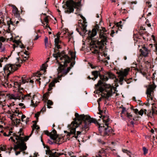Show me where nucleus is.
Instances as JSON below:
<instances>
[{
	"label": "nucleus",
	"instance_id": "obj_1",
	"mask_svg": "<svg viewBox=\"0 0 157 157\" xmlns=\"http://www.w3.org/2000/svg\"><path fill=\"white\" fill-rule=\"evenodd\" d=\"M75 116L74 121L68 126L70 132L68 133L67 135L70 136L71 134H75L76 128L79 127L80 131H77L76 135H75L74 136L76 138L79 136L81 133H86V131L89 129L91 123L93 122L95 124L97 123V121L94 119L91 118L89 116H85L84 115H79L78 113H75Z\"/></svg>",
	"mask_w": 157,
	"mask_h": 157
},
{
	"label": "nucleus",
	"instance_id": "obj_2",
	"mask_svg": "<svg viewBox=\"0 0 157 157\" xmlns=\"http://www.w3.org/2000/svg\"><path fill=\"white\" fill-rule=\"evenodd\" d=\"M100 29L99 25H96L92 31H89L88 38L91 40L92 45H94L96 48L102 49L106 44L107 36V33H105L107 31L105 28L102 27Z\"/></svg>",
	"mask_w": 157,
	"mask_h": 157
},
{
	"label": "nucleus",
	"instance_id": "obj_3",
	"mask_svg": "<svg viewBox=\"0 0 157 157\" xmlns=\"http://www.w3.org/2000/svg\"><path fill=\"white\" fill-rule=\"evenodd\" d=\"M71 55L72 59L74 60L71 63L70 67L66 69L67 66V64L71 62V59L67 55L65 54L64 52L60 53L59 50L54 49V53L53 54V56L56 58L59 64V72L62 73V75H59V78H60L66 75L69 72L71 68L73 67L75 63V56L74 55L72 52Z\"/></svg>",
	"mask_w": 157,
	"mask_h": 157
},
{
	"label": "nucleus",
	"instance_id": "obj_4",
	"mask_svg": "<svg viewBox=\"0 0 157 157\" xmlns=\"http://www.w3.org/2000/svg\"><path fill=\"white\" fill-rule=\"evenodd\" d=\"M104 79H101L99 80L95 86L96 88L99 86V90L101 92V95L102 97L108 98L112 96L113 93H114L115 88L110 84L105 83Z\"/></svg>",
	"mask_w": 157,
	"mask_h": 157
},
{
	"label": "nucleus",
	"instance_id": "obj_5",
	"mask_svg": "<svg viewBox=\"0 0 157 157\" xmlns=\"http://www.w3.org/2000/svg\"><path fill=\"white\" fill-rule=\"evenodd\" d=\"M39 128H40L39 126L35 124H34L32 127V130L29 136H26L25 137L23 136L24 135L23 132V129L21 128L19 132H18L17 134L12 139H16L17 140V142L19 141V140H21V148L22 150H25L26 148V144L24 142L27 141L29 139V138L31 136L34 129H36L38 130ZM13 140H14L13 139Z\"/></svg>",
	"mask_w": 157,
	"mask_h": 157
},
{
	"label": "nucleus",
	"instance_id": "obj_6",
	"mask_svg": "<svg viewBox=\"0 0 157 157\" xmlns=\"http://www.w3.org/2000/svg\"><path fill=\"white\" fill-rule=\"evenodd\" d=\"M99 117L102 118L103 123L105 125V126L103 125L102 126L101 125L99 124V130L100 133L101 135H108L110 130L111 129V128L108 126L109 122L110 121L109 117L107 115H105L102 114Z\"/></svg>",
	"mask_w": 157,
	"mask_h": 157
},
{
	"label": "nucleus",
	"instance_id": "obj_7",
	"mask_svg": "<svg viewBox=\"0 0 157 157\" xmlns=\"http://www.w3.org/2000/svg\"><path fill=\"white\" fill-rule=\"evenodd\" d=\"M44 133L45 134L49 136L52 140H56V143L60 142H64L66 141V139L67 138L65 136H57L56 132L55 129H53L51 132L47 130L45 131Z\"/></svg>",
	"mask_w": 157,
	"mask_h": 157
},
{
	"label": "nucleus",
	"instance_id": "obj_8",
	"mask_svg": "<svg viewBox=\"0 0 157 157\" xmlns=\"http://www.w3.org/2000/svg\"><path fill=\"white\" fill-rule=\"evenodd\" d=\"M92 75L94 76V77L90 78L89 76H88L87 78L93 79L97 78L98 76L100 77V78H117L115 76L111 73H107L108 77L106 76L105 78L104 75H102L100 73V71H95L92 72Z\"/></svg>",
	"mask_w": 157,
	"mask_h": 157
},
{
	"label": "nucleus",
	"instance_id": "obj_9",
	"mask_svg": "<svg viewBox=\"0 0 157 157\" xmlns=\"http://www.w3.org/2000/svg\"><path fill=\"white\" fill-rule=\"evenodd\" d=\"M18 67H20L21 65L20 64L14 65L9 64L6 65L3 68V70L5 73H8L7 74V78H9V75L12 73L14 71H16Z\"/></svg>",
	"mask_w": 157,
	"mask_h": 157
},
{
	"label": "nucleus",
	"instance_id": "obj_10",
	"mask_svg": "<svg viewBox=\"0 0 157 157\" xmlns=\"http://www.w3.org/2000/svg\"><path fill=\"white\" fill-rule=\"evenodd\" d=\"M15 136V135H14L13 136L10 137V138L9 139V140H11V141L14 142L16 144H15L14 145L13 149L15 151L16 155H17L20 154L21 151L25 150H25H22L21 148V140H19V141H18L17 142V140H16V139H13L14 140L12 139V138ZM26 148H27V147Z\"/></svg>",
	"mask_w": 157,
	"mask_h": 157
},
{
	"label": "nucleus",
	"instance_id": "obj_11",
	"mask_svg": "<svg viewBox=\"0 0 157 157\" xmlns=\"http://www.w3.org/2000/svg\"><path fill=\"white\" fill-rule=\"evenodd\" d=\"M71 4L68 1H67L66 3V8L65 9V13L70 14L73 13L74 8H76L78 6V3L75 2L73 0H71Z\"/></svg>",
	"mask_w": 157,
	"mask_h": 157
},
{
	"label": "nucleus",
	"instance_id": "obj_12",
	"mask_svg": "<svg viewBox=\"0 0 157 157\" xmlns=\"http://www.w3.org/2000/svg\"><path fill=\"white\" fill-rule=\"evenodd\" d=\"M46 67L45 64H44L42 65V67L40 68V70L39 71H38L36 72L33 73L31 76V77H28L27 78H31L33 77H37L38 78H40L43 77V78H46V77L44 76L43 77V74H44L46 72Z\"/></svg>",
	"mask_w": 157,
	"mask_h": 157
},
{
	"label": "nucleus",
	"instance_id": "obj_13",
	"mask_svg": "<svg viewBox=\"0 0 157 157\" xmlns=\"http://www.w3.org/2000/svg\"><path fill=\"white\" fill-rule=\"evenodd\" d=\"M155 80L156 82L157 81V79H153V84L149 85L147 87L146 94L148 98V100L150 98L151 100L153 99V97L151 94L153 93L154 90L156 87V86L155 84Z\"/></svg>",
	"mask_w": 157,
	"mask_h": 157
},
{
	"label": "nucleus",
	"instance_id": "obj_14",
	"mask_svg": "<svg viewBox=\"0 0 157 157\" xmlns=\"http://www.w3.org/2000/svg\"><path fill=\"white\" fill-rule=\"evenodd\" d=\"M82 18L83 20V23L84 24H81V28L80 29L77 28L76 30L79 33V34L82 36H85V35L87 34V36H88V33L86 34V32H87V30L86 29L87 25L86 24L87 22L86 21V20L85 18L83 16H82Z\"/></svg>",
	"mask_w": 157,
	"mask_h": 157
},
{
	"label": "nucleus",
	"instance_id": "obj_15",
	"mask_svg": "<svg viewBox=\"0 0 157 157\" xmlns=\"http://www.w3.org/2000/svg\"><path fill=\"white\" fill-rule=\"evenodd\" d=\"M130 71V68H127L125 69H121L117 72L119 78H127L128 73Z\"/></svg>",
	"mask_w": 157,
	"mask_h": 157
},
{
	"label": "nucleus",
	"instance_id": "obj_16",
	"mask_svg": "<svg viewBox=\"0 0 157 157\" xmlns=\"http://www.w3.org/2000/svg\"><path fill=\"white\" fill-rule=\"evenodd\" d=\"M61 34V33L59 32L57 33L56 35L57 38H55L54 40L55 42V48H54V49H58L61 48L60 46V44L62 43V42L60 40V35Z\"/></svg>",
	"mask_w": 157,
	"mask_h": 157
},
{
	"label": "nucleus",
	"instance_id": "obj_17",
	"mask_svg": "<svg viewBox=\"0 0 157 157\" xmlns=\"http://www.w3.org/2000/svg\"><path fill=\"white\" fill-rule=\"evenodd\" d=\"M46 154L49 155V157H58L60 155H63V153H58L55 151L54 150L52 151L47 150Z\"/></svg>",
	"mask_w": 157,
	"mask_h": 157
},
{
	"label": "nucleus",
	"instance_id": "obj_18",
	"mask_svg": "<svg viewBox=\"0 0 157 157\" xmlns=\"http://www.w3.org/2000/svg\"><path fill=\"white\" fill-rule=\"evenodd\" d=\"M87 39L88 40V42H90V47L91 49L93 48V49H94V50L92 52V53H94V54H98V55H99V53H100V52H99V51L98 49H97L96 48H97V49L98 48L99 49L100 51H102L103 50L104 47L102 49H100L99 48V47L98 48H96L95 47V46L94 45H91V40H89L88 38V36H87ZM91 50H92V49H91Z\"/></svg>",
	"mask_w": 157,
	"mask_h": 157
},
{
	"label": "nucleus",
	"instance_id": "obj_19",
	"mask_svg": "<svg viewBox=\"0 0 157 157\" xmlns=\"http://www.w3.org/2000/svg\"><path fill=\"white\" fill-rule=\"evenodd\" d=\"M25 80L27 82H29L31 84H32L33 83V81L31 79H21V80H20L19 82H14V85H17L18 87H19L21 84L22 83H25Z\"/></svg>",
	"mask_w": 157,
	"mask_h": 157
},
{
	"label": "nucleus",
	"instance_id": "obj_20",
	"mask_svg": "<svg viewBox=\"0 0 157 157\" xmlns=\"http://www.w3.org/2000/svg\"><path fill=\"white\" fill-rule=\"evenodd\" d=\"M11 6L13 8L12 12L14 14V16H15L16 17H18V19L19 20H20V18L21 20H24L22 18H20V13L19 12V11L18 10L17 8L15 6L13 5H12Z\"/></svg>",
	"mask_w": 157,
	"mask_h": 157
},
{
	"label": "nucleus",
	"instance_id": "obj_21",
	"mask_svg": "<svg viewBox=\"0 0 157 157\" xmlns=\"http://www.w3.org/2000/svg\"><path fill=\"white\" fill-rule=\"evenodd\" d=\"M21 93H20L17 95H16L13 94H9L8 95V96L9 98L10 99L20 100L21 99Z\"/></svg>",
	"mask_w": 157,
	"mask_h": 157
},
{
	"label": "nucleus",
	"instance_id": "obj_22",
	"mask_svg": "<svg viewBox=\"0 0 157 157\" xmlns=\"http://www.w3.org/2000/svg\"><path fill=\"white\" fill-rule=\"evenodd\" d=\"M13 42L17 45V46L15 44L13 45V48L14 49H15V48L18 47V45H19L20 47L21 48H25V47L24 46V44H22V42L19 40H14Z\"/></svg>",
	"mask_w": 157,
	"mask_h": 157
},
{
	"label": "nucleus",
	"instance_id": "obj_23",
	"mask_svg": "<svg viewBox=\"0 0 157 157\" xmlns=\"http://www.w3.org/2000/svg\"><path fill=\"white\" fill-rule=\"evenodd\" d=\"M7 18L9 19V20H8L7 21V24L8 25V30L6 31V32L8 33H10V25H12L13 26H14L15 24H13V22L11 21V19L9 18L8 17Z\"/></svg>",
	"mask_w": 157,
	"mask_h": 157
},
{
	"label": "nucleus",
	"instance_id": "obj_24",
	"mask_svg": "<svg viewBox=\"0 0 157 157\" xmlns=\"http://www.w3.org/2000/svg\"><path fill=\"white\" fill-rule=\"evenodd\" d=\"M140 52H141V54L143 56L145 57L147 56L148 54V49L145 47L143 48V50L142 49H140Z\"/></svg>",
	"mask_w": 157,
	"mask_h": 157
},
{
	"label": "nucleus",
	"instance_id": "obj_25",
	"mask_svg": "<svg viewBox=\"0 0 157 157\" xmlns=\"http://www.w3.org/2000/svg\"><path fill=\"white\" fill-rule=\"evenodd\" d=\"M58 82L57 79H54V80L50 83L49 85L48 90L50 91L52 89V87L55 86V83Z\"/></svg>",
	"mask_w": 157,
	"mask_h": 157
},
{
	"label": "nucleus",
	"instance_id": "obj_26",
	"mask_svg": "<svg viewBox=\"0 0 157 157\" xmlns=\"http://www.w3.org/2000/svg\"><path fill=\"white\" fill-rule=\"evenodd\" d=\"M49 17V16H47L45 17H44V22H46V23L47 24V25L45 26L46 28L48 27L50 29H51L50 28V27L48 25V24L49 23V21L48 19ZM41 20L42 24L44 25H45V24L44 23V22L42 21Z\"/></svg>",
	"mask_w": 157,
	"mask_h": 157
},
{
	"label": "nucleus",
	"instance_id": "obj_27",
	"mask_svg": "<svg viewBox=\"0 0 157 157\" xmlns=\"http://www.w3.org/2000/svg\"><path fill=\"white\" fill-rule=\"evenodd\" d=\"M155 107L154 106V105H153L152 107V113H151V111L149 113L147 114V115L148 117H150L152 118L153 116V114L154 113H155L156 110L155 109Z\"/></svg>",
	"mask_w": 157,
	"mask_h": 157
},
{
	"label": "nucleus",
	"instance_id": "obj_28",
	"mask_svg": "<svg viewBox=\"0 0 157 157\" xmlns=\"http://www.w3.org/2000/svg\"><path fill=\"white\" fill-rule=\"evenodd\" d=\"M15 116H17L18 117H20L22 113V112L19 110H16L13 112Z\"/></svg>",
	"mask_w": 157,
	"mask_h": 157
},
{
	"label": "nucleus",
	"instance_id": "obj_29",
	"mask_svg": "<svg viewBox=\"0 0 157 157\" xmlns=\"http://www.w3.org/2000/svg\"><path fill=\"white\" fill-rule=\"evenodd\" d=\"M122 22L121 21H120L119 22H117L115 24V25L116 27L118 28V29L120 28L121 29H122L123 25H121Z\"/></svg>",
	"mask_w": 157,
	"mask_h": 157
},
{
	"label": "nucleus",
	"instance_id": "obj_30",
	"mask_svg": "<svg viewBox=\"0 0 157 157\" xmlns=\"http://www.w3.org/2000/svg\"><path fill=\"white\" fill-rule=\"evenodd\" d=\"M151 37L153 38V40L154 41V42L155 43V44H154V45L155 47V52H157V41L155 39V36H154L153 35H152Z\"/></svg>",
	"mask_w": 157,
	"mask_h": 157
},
{
	"label": "nucleus",
	"instance_id": "obj_31",
	"mask_svg": "<svg viewBox=\"0 0 157 157\" xmlns=\"http://www.w3.org/2000/svg\"><path fill=\"white\" fill-rule=\"evenodd\" d=\"M53 104V102L50 100H48L47 103V106L48 108H51L52 107L50 106L51 105H52Z\"/></svg>",
	"mask_w": 157,
	"mask_h": 157
},
{
	"label": "nucleus",
	"instance_id": "obj_32",
	"mask_svg": "<svg viewBox=\"0 0 157 157\" xmlns=\"http://www.w3.org/2000/svg\"><path fill=\"white\" fill-rule=\"evenodd\" d=\"M104 151L103 150H101L99 151L98 153L94 157H101L102 154L104 152Z\"/></svg>",
	"mask_w": 157,
	"mask_h": 157
},
{
	"label": "nucleus",
	"instance_id": "obj_33",
	"mask_svg": "<svg viewBox=\"0 0 157 157\" xmlns=\"http://www.w3.org/2000/svg\"><path fill=\"white\" fill-rule=\"evenodd\" d=\"M147 112V110L146 109H141L140 111L138 112V113L141 116H142L144 113V114L146 113V112Z\"/></svg>",
	"mask_w": 157,
	"mask_h": 157
},
{
	"label": "nucleus",
	"instance_id": "obj_34",
	"mask_svg": "<svg viewBox=\"0 0 157 157\" xmlns=\"http://www.w3.org/2000/svg\"><path fill=\"white\" fill-rule=\"evenodd\" d=\"M31 93L28 94H27L25 95L24 97H22L23 99H29L31 97L30 95Z\"/></svg>",
	"mask_w": 157,
	"mask_h": 157
},
{
	"label": "nucleus",
	"instance_id": "obj_35",
	"mask_svg": "<svg viewBox=\"0 0 157 157\" xmlns=\"http://www.w3.org/2000/svg\"><path fill=\"white\" fill-rule=\"evenodd\" d=\"M67 155V157H76V155H75L72 152H68Z\"/></svg>",
	"mask_w": 157,
	"mask_h": 157
},
{
	"label": "nucleus",
	"instance_id": "obj_36",
	"mask_svg": "<svg viewBox=\"0 0 157 157\" xmlns=\"http://www.w3.org/2000/svg\"><path fill=\"white\" fill-rule=\"evenodd\" d=\"M20 121L21 120L20 119L16 118L14 120L13 122H14L15 124H16V125H18L20 123Z\"/></svg>",
	"mask_w": 157,
	"mask_h": 157
},
{
	"label": "nucleus",
	"instance_id": "obj_37",
	"mask_svg": "<svg viewBox=\"0 0 157 157\" xmlns=\"http://www.w3.org/2000/svg\"><path fill=\"white\" fill-rule=\"evenodd\" d=\"M53 140V142H52L50 140H48V143L49 144H53V143H56L57 144H60V143H62L63 142H59L58 143L57 142V143H56V140Z\"/></svg>",
	"mask_w": 157,
	"mask_h": 157
},
{
	"label": "nucleus",
	"instance_id": "obj_38",
	"mask_svg": "<svg viewBox=\"0 0 157 157\" xmlns=\"http://www.w3.org/2000/svg\"><path fill=\"white\" fill-rule=\"evenodd\" d=\"M10 56V55L8 56V57H5V56H4L3 57H2L0 59L1 60H2V62L3 61H5V62H6L7 60L8 59Z\"/></svg>",
	"mask_w": 157,
	"mask_h": 157
},
{
	"label": "nucleus",
	"instance_id": "obj_39",
	"mask_svg": "<svg viewBox=\"0 0 157 157\" xmlns=\"http://www.w3.org/2000/svg\"><path fill=\"white\" fill-rule=\"evenodd\" d=\"M48 93H47L44 94L43 96V98L45 100H47L48 96Z\"/></svg>",
	"mask_w": 157,
	"mask_h": 157
},
{
	"label": "nucleus",
	"instance_id": "obj_40",
	"mask_svg": "<svg viewBox=\"0 0 157 157\" xmlns=\"http://www.w3.org/2000/svg\"><path fill=\"white\" fill-rule=\"evenodd\" d=\"M120 108L122 109L121 114L124 113L126 111V109L122 105H121Z\"/></svg>",
	"mask_w": 157,
	"mask_h": 157
},
{
	"label": "nucleus",
	"instance_id": "obj_41",
	"mask_svg": "<svg viewBox=\"0 0 157 157\" xmlns=\"http://www.w3.org/2000/svg\"><path fill=\"white\" fill-rule=\"evenodd\" d=\"M119 79V83H120V84L121 85H122V83H121V82L123 81V80H124L125 81H126L127 83H129V82H128L127 81L129 79Z\"/></svg>",
	"mask_w": 157,
	"mask_h": 157
},
{
	"label": "nucleus",
	"instance_id": "obj_42",
	"mask_svg": "<svg viewBox=\"0 0 157 157\" xmlns=\"http://www.w3.org/2000/svg\"><path fill=\"white\" fill-rule=\"evenodd\" d=\"M48 38L47 36H45L44 39V43H45V45L46 46V45L47 44H48Z\"/></svg>",
	"mask_w": 157,
	"mask_h": 157
},
{
	"label": "nucleus",
	"instance_id": "obj_43",
	"mask_svg": "<svg viewBox=\"0 0 157 157\" xmlns=\"http://www.w3.org/2000/svg\"><path fill=\"white\" fill-rule=\"evenodd\" d=\"M33 100L34 99L31 100V105L33 107H35L37 106V104L34 103V101Z\"/></svg>",
	"mask_w": 157,
	"mask_h": 157
},
{
	"label": "nucleus",
	"instance_id": "obj_44",
	"mask_svg": "<svg viewBox=\"0 0 157 157\" xmlns=\"http://www.w3.org/2000/svg\"><path fill=\"white\" fill-rule=\"evenodd\" d=\"M143 149L144 151V154H147L148 152V150L145 147H143Z\"/></svg>",
	"mask_w": 157,
	"mask_h": 157
},
{
	"label": "nucleus",
	"instance_id": "obj_45",
	"mask_svg": "<svg viewBox=\"0 0 157 157\" xmlns=\"http://www.w3.org/2000/svg\"><path fill=\"white\" fill-rule=\"evenodd\" d=\"M21 119L22 121L23 122L24 121V119L26 117L25 116V115H23V113H22V115H21Z\"/></svg>",
	"mask_w": 157,
	"mask_h": 157
},
{
	"label": "nucleus",
	"instance_id": "obj_46",
	"mask_svg": "<svg viewBox=\"0 0 157 157\" xmlns=\"http://www.w3.org/2000/svg\"><path fill=\"white\" fill-rule=\"evenodd\" d=\"M127 117L129 118H131L132 117V116L130 113H127L126 114Z\"/></svg>",
	"mask_w": 157,
	"mask_h": 157
},
{
	"label": "nucleus",
	"instance_id": "obj_47",
	"mask_svg": "<svg viewBox=\"0 0 157 157\" xmlns=\"http://www.w3.org/2000/svg\"><path fill=\"white\" fill-rule=\"evenodd\" d=\"M5 40V39L3 36L0 37V42H4Z\"/></svg>",
	"mask_w": 157,
	"mask_h": 157
},
{
	"label": "nucleus",
	"instance_id": "obj_48",
	"mask_svg": "<svg viewBox=\"0 0 157 157\" xmlns=\"http://www.w3.org/2000/svg\"><path fill=\"white\" fill-rule=\"evenodd\" d=\"M122 151L123 152L126 153L127 154H128V155H129V154L130 153V152L129 151H127V150H125V149H122Z\"/></svg>",
	"mask_w": 157,
	"mask_h": 157
},
{
	"label": "nucleus",
	"instance_id": "obj_49",
	"mask_svg": "<svg viewBox=\"0 0 157 157\" xmlns=\"http://www.w3.org/2000/svg\"><path fill=\"white\" fill-rule=\"evenodd\" d=\"M14 113L12 114H11L10 115V119L12 120L13 121H14V120H13V119L14 117Z\"/></svg>",
	"mask_w": 157,
	"mask_h": 157
},
{
	"label": "nucleus",
	"instance_id": "obj_50",
	"mask_svg": "<svg viewBox=\"0 0 157 157\" xmlns=\"http://www.w3.org/2000/svg\"><path fill=\"white\" fill-rule=\"evenodd\" d=\"M39 155L38 153H35L34 154L33 156H30L29 157H37V156Z\"/></svg>",
	"mask_w": 157,
	"mask_h": 157
},
{
	"label": "nucleus",
	"instance_id": "obj_51",
	"mask_svg": "<svg viewBox=\"0 0 157 157\" xmlns=\"http://www.w3.org/2000/svg\"><path fill=\"white\" fill-rule=\"evenodd\" d=\"M46 110V108L45 106H44L41 109V112H44Z\"/></svg>",
	"mask_w": 157,
	"mask_h": 157
},
{
	"label": "nucleus",
	"instance_id": "obj_52",
	"mask_svg": "<svg viewBox=\"0 0 157 157\" xmlns=\"http://www.w3.org/2000/svg\"><path fill=\"white\" fill-rule=\"evenodd\" d=\"M40 113V112H38L37 113H36L35 114V117L36 118H37L39 117Z\"/></svg>",
	"mask_w": 157,
	"mask_h": 157
},
{
	"label": "nucleus",
	"instance_id": "obj_53",
	"mask_svg": "<svg viewBox=\"0 0 157 157\" xmlns=\"http://www.w3.org/2000/svg\"><path fill=\"white\" fill-rule=\"evenodd\" d=\"M146 3L147 5H148V7L149 8L151 7V5L150 4L151 3L150 2L147 1L146 2Z\"/></svg>",
	"mask_w": 157,
	"mask_h": 157
},
{
	"label": "nucleus",
	"instance_id": "obj_54",
	"mask_svg": "<svg viewBox=\"0 0 157 157\" xmlns=\"http://www.w3.org/2000/svg\"><path fill=\"white\" fill-rule=\"evenodd\" d=\"M134 112L136 114H137L138 113V110L137 109H133Z\"/></svg>",
	"mask_w": 157,
	"mask_h": 157
},
{
	"label": "nucleus",
	"instance_id": "obj_55",
	"mask_svg": "<svg viewBox=\"0 0 157 157\" xmlns=\"http://www.w3.org/2000/svg\"><path fill=\"white\" fill-rule=\"evenodd\" d=\"M115 32L114 31V30H112V32H111V33L110 34V36H112V37H113V34L115 33Z\"/></svg>",
	"mask_w": 157,
	"mask_h": 157
},
{
	"label": "nucleus",
	"instance_id": "obj_56",
	"mask_svg": "<svg viewBox=\"0 0 157 157\" xmlns=\"http://www.w3.org/2000/svg\"><path fill=\"white\" fill-rule=\"evenodd\" d=\"M24 53L27 56H29L30 54L29 53H28V52L26 50H25V52H24Z\"/></svg>",
	"mask_w": 157,
	"mask_h": 157
},
{
	"label": "nucleus",
	"instance_id": "obj_57",
	"mask_svg": "<svg viewBox=\"0 0 157 157\" xmlns=\"http://www.w3.org/2000/svg\"><path fill=\"white\" fill-rule=\"evenodd\" d=\"M4 20H2V21H0V24H1V23H2L4 25H6V23L4 22Z\"/></svg>",
	"mask_w": 157,
	"mask_h": 157
},
{
	"label": "nucleus",
	"instance_id": "obj_58",
	"mask_svg": "<svg viewBox=\"0 0 157 157\" xmlns=\"http://www.w3.org/2000/svg\"><path fill=\"white\" fill-rule=\"evenodd\" d=\"M1 48V52H4L6 48L5 47H3V48Z\"/></svg>",
	"mask_w": 157,
	"mask_h": 157
},
{
	"label": "nucleus",
	"instance_id": "obj_59",
	"mask_svg": "<svg viewBox=\"0 0 157 157\" xmlns=\"http://www.w3.org/2000/svg\"><path fill=\"white\" fill-rule=\"evenodd\" d=\"M3 135L4 136H10V134H8V135H7L6 132H4L3 133Z\"/></svg>",
	"mask_w": 157,
	"mask_h": 157
},
{
	"label": "nucleus",
	"instance_id": "obj_60",
	"mask_svg": "<svg viewBox=\"0 0 157 157\" xmlns=\"http://www.w3.org/2000/svg\"><path fill=\"white\" fill-rule=\"evenodd\" d=\"M140 29L141 30H146L145 29L144 27L142 26H141L140 28Z\"/></svg>",
	"mask_w": 157,
	"mask_h": 157
},
{
	"label": "nucleus",
	"instance_id": "obj_61",
	"mask_svg": "<svg viewBox=\"0 0 157 157\" xmlns=\"http://www.w3.org/2000/svg\"><path fill=\"white\" fill-rule=\"evenodd\" d=\"M39 37V36L38 35L36 36V38L35 39H34V40H37L38 39Z\"/></svg>",
	"mask_w": 157,
	"mask_h": 157
},
{
	"label": "nucleus",
	"instance_id": "obj_62",
	"mask_svg": "<svg viewBox=\"0 0 157 157\" xmlns=\"http://www.w3.org/2000/svg\"><path fill=\"white\" fill-rule=\"evenodd\" d=\"M90 67H91L92 68H96V67H94L93 66V65L92 64H90Z\"/></svg>",
	"mask_w": 157,
	"mask_h": 157
},
{
	"label": "nucleus",
	"instance_id": "obj_63",
	"mask_svg": "<svg viewBox=\"0 0 157 157\" xmlns=\"http://www.w3.org/2000/svg\"><path fill=\"white\" fill-rule=\"evenodd\" d=\"M18 105L22 107L24 105V104L22 103H20Z\"/></svg>",
	"mask_w": 157,
	"mask_h": 157
},
{
	"label": "nucleus",
	"instance_id": "obj_64",
	"mask_svg": "<svg viewBox=\"0 0 157 157\" xmlns=\"http://www.w3.org/2000/svg\"><path fill=\"white\" fill-rule=\"evenodd\" d=\"M26 77V76L25 75H24L22 77H21V78H25Z\"/></svg>",
	"mask_w": 157,
	"mask_h": 157
}]
</instances>
